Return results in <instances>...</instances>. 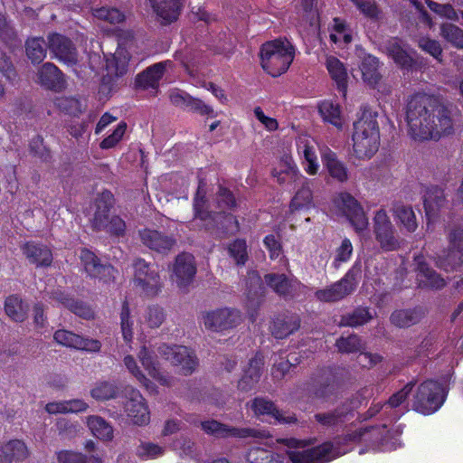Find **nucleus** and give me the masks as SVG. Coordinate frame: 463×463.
Masks as SVG:
<instances>
[{"instance_id": "0eeeda50", "label": "nucleus", "mask_w": 463, "mask_h": 463, "mask_svg": "<svg viewBox=\"0 0 463 463\" xmlns=\"http://www.w3.org/2000/svg\"><path fill=\"white\" fill-rule=\"evenodd\" d=\"M133 283L142 294L154 297L161 287V278L156 266L150 265L143 259H136L133 262Z\"/></svg>"}, {"instance_id": "79ce46f5", "label": "nucleus", "mask_w": 463, "mask_h": 463, "mask_svg": "<svg viewBox=\"0 0 463 463\" xmlns=\"http://www.w3.org/2000/svg\"><path fill=\"white\" fill-rule=\"evenodd\" d=\"M137 356L142 365L148 372L151 377L158 381L163 385L169 386L171 384V380L159 371L157 364L155 362L146 346L141 347Z\"/></svg>"}, {"instance_id": "c756f323", "label": "nucleus", "mask_w": 463, "mask_h": 463, "mask_svg": "<svg viewBox=\"0 0 463 463\" xmlns=\"http://www.w3.org/2000/svg\"><path fill=\"white\" fill-rule=\"evenodd\" d=\"M29 449L20 439H13L0 447V463H18L29 457Z\"/></svg>"}, {"instance_id": "bf43d9fd", "label": "nucleus", "mask_w": 463, "mask_h": 463, "mask_svg": "<svg viewBox=\"0 0 463 463\" xmlns=\"http://www.w3.org/2000/svg\"><path fill=\"white\" fill-rule=\"evenodd\" d=\"M59 463H102L98 457L87 458L83 454L70 450L61 451L58 454Z\"/></svg>"}, {"instance_id": "f03ea898", "label": "nucleus", "mask_w": 463, "mask_h": 463, "mask_svg": "<svg viewBox=\"0 0 463 463\" xmlns=\"http://www.w3.org/2000/svg\"><path fill=\"white\" fill-rule=\"evenodd\" d=\"M260 56L262 69L278 77L289 68V42L287 38L267 42L261 45Z\"/></svg>"}, {"instance_id": "6e6552de", "label": "nucleus", "mask_w": 463, "mask_h": 463, "mask_svg": "<svg viewBox=\"0 0 463 463\" xmlns=\"http://www.w3.org/2000/svg\"><path fill=\"white\" fill-rule=\"evenodd\" d=\"M131 43L121 41L116 52L106 57L105 71L102 76V88L111 90L118 79L128 71L130 53L128 48Z\"/></svg>"}, {"instance_id": "864d4df0", "label": "nucleus", "mask_w": 463, "mask_h": 463, "mask_svg": "<svg viewBox=\"0 0 463 463\" xmlns=\"http://www.w3.org/2000/svg\"><path fill=\"white\" fill-rule=\"evenodd\" d=\"M440 35L457 49H463V30L453 24H443Z\"/></svg>"}, {"instance_id": "e433bc0d", "label": "nucleus", "mask_w": 463, "mask_h": 463, "mask_svg": "<svg viewBox=\"0 0 463 463\" xmlns=\"http://www.w3.org/2000/svg\"><path fill=\"white\" fill-rule=\"evenodd\" d=\"M373 318L369 307L358 306L352 311L343 314L338 326L340 327H358L366 325Z\"/></svg>"}, {"instance_id": "f3484780", "label": "nucleus", "mask_w": 463, "mask_h": 463, "mask_svg": "<svg viewBox=\"0 0 463 463\" xmlns=\"http://www.w3.org/2000/svg\"><path fill=\"white\" fill-rule=\"evenodd\" d=\"M339 388L336 375L329 369H320L311 378L308 391L317 399H327L335 394Z\"/></svg>"}, {"instance_id": "5fc2aeb1", "label": "nucleus", "mask_w": 463, "mask_h": 463, "mask_svg": "<svg viewBox=\"0 0 463 463\" xmlns=\"http://www.w3.org/2000/svg\"><path fill=\"white\" fill-rule=\"evenodd\" d=\"M356 9L367 19L378 21L382 11L375 0H349Z\"/></svg>"}, {"instance_id": "412c9836", "label": "nucleus", "mask_w": 463, "mask_h": 463, "mask_svg": "<svg viewBox=\"0 0 463 463\" xmlns=\"http://www.w3.org/2000/svg\"><path fill=\"white\" fill-rule=\"evenodd\" d=\"M173 280L180 288H186L196 274V265L192 254L183 252L176 256L173 268Z\"/></svg>"}, {"instance_id": "de8ad7c7", "label": "nucleus", "mask_w": 463, "mask_h": 463, "mask_svg": "<svg viewBox=\"0 0 463 463\" xmlns=\"http://www.w3.org/2000/svg\"><path fill=\"white\" fill-rule=\"evenodd\" d=\"M394 216L408 232H414L417 230L418 223L411 206L403 204L395 205Z\"/></svg>"}, {"instance_id": "052dcab7", "label": "nucleus", "mask_w": 463, "mask_h": 463, "mask_svg": "<svg viewBox=\"0 0 463 463\" xmlns=\"http://www.w3.org/2000/svg\"><path fill=\"white\" fill-rule=\"evenodd\" d=\"M353 254V245L348 238H345L335 250V256L332 266L338 269L342 263L349 261Z\"/></svg>"}, {"instance_id": "473e14b6", "label": "nucleus", "mask_w": 463, "mask_h": 463, "mask_svg": "<svg viewBox=\"0 0 463 463\" xmlns=\"http://www.w3.org/2000/svg\"><path fill=\"white\" fill-rule=\"evenodd\" d=\"M154 12L161 19V24H167L178 18L181 0H149Z\"/></svg>"}, {"instance_id": "37998d69", "label": "nucleus", "mask_w": 463, "mask_h": 463, "mask_svg": "<svg viewBox=\"0 0 463 463\" xmlns=\"http://www.w3.org/2000/svg\"><path fill=\"white\" fill-rule=\"evenodd\" d=\"M251 408L257 415H270L279 423H288V417L280 411L276 405L264 398H255Z\"/></svg>"}, {"instance_id": "6ab92c4d", "label": "nucleus", "mask_w": 463, "mask_h": 463, "mask_svg": "<svg viewBox=\"0 0 463 463\" xmlns=\"http://www.w3.org/2000/svg\"><path fill=\"white\" fill-rule=\"evenodd\" d=\"M333 451V443L326 441L302 451H291V463H328L335 458Z\"/></svg>"}, {"instance_id": "cd10ccee", "label": "nucleus", "mask_w": 463, "mask_h": 463, "mask_svg": "<svg viewBox=\"0 0 463 463\" xmlns=\"http://www.w3.org/2000/svg\"><path fill=\"white\" fill-rule=\"evenodd\" d=\"M378 112L373 110L371 106L365 104L361 106L358 119L354 122V133L360 134L364 137H369L373 129L380 131L378 121Z\"/></svg>"}, {"instance_id": "9d476101", "label": "nucleus", "mask_w": 463, "mask_h": 463, "mask_svg": "<svg viewBox=\"0 0 463 463\" xmlns=\"http://www.w3.org/2000/svg\"><path fill=\"white\" fill-rule=\"evenodd\" d=\"M158 354L173 366L177 367L179 373L184 375L193 373L198 365L194 353L183 345H162L158 347Z\"/></svg>"}, {"instance_id": "680f3d73", "label": "nucleus", "mask_w": 463, "mask_h": 463, "mask_svg": "<svg viewBox=\"0 0 463 463\" xmlns=\"http://www.w3.org/2000/svg\"><path fill=\"white\" fill-rule=\"evenodd\" d=\"M165 313L159 306H150L147 307L144 319L150 328L159 327L165 320Z\"/></svg>"}, {"instance_id": "2f4dec72", "label": "nucleus", "mask_w": 463, "mask_h": 463, "mask_svg": "<svg viewBox=\"0 0 463 463\" xmlns=\"http://www.w3.org/2000/svg\"><path fill=\"white\" fill-rule=\"evenodd\" d=\"M424 316L425 311L421 307L397 309L391 314L390 321L399 328H407L420 322Z\"/></svg>"}, {"instance_id": "f257e3e1", "label": "nucleus", "mask_w": 463, "mask_h": 463, "mask_svg": "<svg viewBox=\"0 0 463 463\" xmlns=\"http://www.w3.org/2000/svg\"><path fill=\"white\" fill-rule=\"evenodd\" d=\"M408 133L416 141L438 140L453 132L449 110L433 95L416 93L406 105Z\"/></svg>"}, {"instance_id": "8fccbe9b", "label": "nucleus", "mask_w": 463, "mask_h": 463, "mask_svg": "<svg viewBox=\"0 0 463 463\" xmlns=\"http://www.w3.org/2000/svg\"><path fill=\"white\" fill-rule=\"evenodd\" d=\"M318 110L324 121L328 122L337 128L342 127L341 110L339 105L334 104L331 101L325 100L319 105Z\"/></svg>"}, {"instance_id": "1a4fd4ad", "label": "nucleus", "mask_w": 463, "mask_h": 463, "mask_svg": "<svg viewBox=\"0 0 463 463\" xmlns=\"http://www.w3.org/2000/svg\"><path fill=\"white\" fill-rule=\"evenodd\" d=\"M387 56L392 60L394 64L402 71L410 72L419 67L418 58L415 51L399 37H390L383 43Z\"/></svg>"}, {"instance_id": "69168bd1", "label": "nucleus", "mask_w": 463, "mask_h": 463, "mask_svg": "<svg viewBox=\"0 0 463 463\" xmlns=\"http://www.w3.org/2000/svg\"><path fill=\"white\" fill-rule=\"evenodd\" d=\"M415 385L416 381H410L401 390L391 395L384 405H388L390 408L399 407L408 398Z\"/></svg>"}, {"instance_id": "ea45409f", "label": "nucleus", "mask_w": 463, "mask_h": 463, "mask_svg": "<svg viewBox=\"0 0 463 463\" xmlns=\"http://www.w3.org/2000/svg\"><path fill=\"white\" fill-rule=\"evenodd\" d=\"M379 64L380 61L377 57L372 54H366L362 59L359 66L364 81L371 87H374L381 80L382 76L379 72Z\"/></svg>"}, {"instance_id": "13d9d810", "label": "nucleus", "mask_w": 463, "mask_h": 463, "mask_svg": "<svg viewBox=\"0 0 463 463\" xmlns=\"http://www.w3.org/2000/svg\"><path fill=\"white\" fill-rule=\"evenodd\" d=\"M228 252L237 265H244L248 260L245 240L237 239L228 246Z\"/></svg>"}, {"instance_id": "72a5a7b5", "label": "nucleus", "mask_w": 463, "mask_h": 463, "mask_svg": "<svg viewBox=\"0 0 463 463\" xmlns=\"http://www.w3.org/2000/svg\"><path fill=\"white\" fill-rule=\"evenodd\" d=\"M297 149L298 155L302 157V165L305 171L309 175H316L318 172L319 164L315 146L307 138L299 137L297 140Z\"/></svg>"}, {"instance_id": "ddd939ff", "label": "nucleus", "mask_w": 463, "mask_h": 463, "mask_svg": "<svg viewBox=\"0 0 463 463\" xmlns=\"http://www.w3.org/2000/svg\"><path fill=\"white\" fill-rule=\"evenodd\" d=\"M360 401L353 396L342 402L334 410L327 412L316 413L314 418L317 422L324 427H335L344 423L354 416V411L359 407Z\"/></svg>"}, {"instance_id": "4be33fe9", "label": "nucleus", "mask_w": 463, "mask_h": 463, "mask_svg": "<svg viewBox=\"0 0 463 463\" xmlns=\"http://www.w3.org/2000/svg\"><path fill=\"white\" fill-rule=\"evenodd\" d=\"M299 181L301 186L297 190L291 198V213L295 210H308L313 205V193L310 181L299 175L296 165H291V182Z\"/></svg>"}, {"instance_id": "393cba45", "label": "nucleus", "mask_w": 463, "mask_h": 463, "mask_svg": "<svg viewBox=\"0 0 463 463\" xmlns=\"http://www.w3.org/2000/svg\"><path fill=\"white\" fill-rule=\"evenodd\" d=\"M444 190L439 185H430L423 194L425 215L429 222L435 221L446 203Z\"/></svg>"}, {"instance_id": "09e8293b", "label": "nucleus", "mask_w": 463, "mask_h": 463, "mask_svg": "<svg viewBox=\"0 0 463 463\" xmlns=\"http://www.w3.org/2000/svg\"><path fill=\"white\" fill-rule=\"evenodd\" d=\"M118 388L112 383L108 381H100L96 383L90 391V395L97 401H107L115 399L118 396Z\"/></svg>"}, {"instance_id": "0e129e2a", "label": "nucleus", "mask_w": 463, "mask_h": 463, "mask_svg": "<svg viewBox=\"0 0 463 463\" xmlns=\"http://www.w3.org/2000/svg\"><path fill=\"white\" fill-rule=\"evenodd\" d=\"M120 326L124 340L128 343L133 338L132 322L130 321V310L127 300L123 302L120 312Z\"/></svg>"}, {"instance_id": "f704fd0d", "label": "nucleus", "mask_w": 463, "mask_h": 463, "mask_svg": "<svg viewBox=\"0 0 463 463\" xmlns=\"http://www.w3.org/2000/svg\"><path fill=\"white\" fill-rule=\"evenodd\" d=\"M326 69L335 81L338 92L343 96H346L347 92V71L344 63L335 56H329L326 62Z\"/></svg>"}, {"instance_id": "58836bf2", "label": "nucleus", "mask_w": 463, "mask_h": 463, "mask_svg": "<svg viewBox=\"0 0 463 463\" xmlns=\"http://www.w3.org/2000/svg\"><path fill=\"white\" fill-rule=\"evenodd\" d=\"M23 252L30 262L36 266H50L52 262V251L43 245L28 242L24 245Z\"/></svg>"}, {"instance_id": "a878e982", "label": "nucleus", "mask_w": 463, "mask_h": 463, "mask_svg": "<svg viewBox=\"0 0 463 463\" xmlns=\"http://www.w3.org/2000/svg\"><path fill=\"white\" fill-rule=\"evenodd\" d=\"M37 79L38 83L47 90L61 91L65 89L64 76L53 63H44L37 72Z\"/></svg>"}, {"instance_id": "a18cd8bd", "label": "nucleus", "mask_w": 463, "mask_h": 463, "mask_svg": "<svg viewBox=\"0 0 463 463\" xmlns=\"http://www.w3.org/2000/svg\"><path fill=\"white\" fill-rule=\"evenodd\" d=\"M87 424L91 433L99 439L111 440L113 439V428L103 418L92 415L87 418Z\"/></svg>"}, {"instance_id": "9b49d317", "label": "nucleus", "mask_w": 463, "mask_h": 463, "mask_svg": "<svg viewBox=\"0 0 463 463\" xmlns=\"http://www.w3.org/2000/svg\"><path fill=\"white\" fill-rule=\"evenodd\" d=\"M373 232L375 239L384 251L397 250L400 241L395 235V229L386 212L383 209L376 212L373 218Z\"/></svg>"}, {"instance_id": "39448f33", "label": "nucleus", "mask_w": 463, "mask_h": 463, "mask_svg": "<svg viewBox=\"0 0 463 463\" xmlns=\"http://www.w3.org/2000/svg\"><path fill=\"white\" fill-rule=\"evenodd\" d=\"M203 194L200 197L199 189L194 202L195 216L204 222L205 229H213L216 227L217 219H220L222 214L226 213V211L232 210L236 207V201L233 194L223 186L219 187L215 197L216 208L219 209V211H204L203 209Z\"/></svg>"}, {"instance_id": "7c9ffc66", "label": "nucleus", "mask_w": 463, "mask_h": 463, "mask_svg": "<svg viewBox=\"0 0 463 463\" xmlns=\"http://www.w3.org/2000/svg\"><path fill=\"white\" fill-rule=\"evenodd\" d=\"M322 163L329 175L339 183H345L348 180L349 173L346 165L339 160L336 153L327 149L322 154Z\"/></svg>"}, {"instance_id": "3c124183", "label": "nucleus", "mask_w": 463, "mask_h": 463, "mask_svg": "<svg viewBox=\"0 0 463 463\" xmlns=\"http://www.w3.org/2000/svg\"><path fill=\"white\" fill-rule=\"evenodd\" d=\"M217 226L208 231L215 232L219 236H228L239 231V222L231 213H224L216 221Z\"/></svg>"}, {"instance_id": "a19ab883", "label": "nucleus", "mask_w": 463, "mask_h": 463, "mask_svg": "<svg viewBox=\"0 0 463 463\" xmlns=\"http://www.w3.org/2000/svg\"><path fill=\"white\" fill-rule=\"evenodd\" d=\"M463 263V248H448L437 257L436 264L447 272L458 270Z\"/></svg>"}, {"instance_id": "c85d7f7f", "label": "nucleus", "mask_w": 463, "mask_h": 463, "mask_svg": "<svg viewBox=\"0 0 463 463\" xmlns=\"http://www.w3.org/2000/svg\"><path fill=\"white\" fill-rule=\"evenodd\" d=\"M142 242L149 249L159 253L168 252L175 244V240L155 230L140 232Z\"/></svg>"}, {"instance_id": "4468645a", "label": "nucleus", "mask_w": 463, "mask_h": 463, "mask_svg": "<svg viewBox=\"0 0 463 463\" xmlns=\"http://www.w3.org/2000/svg\"><path fill=\"white\" fill-rule=\"evenodd\" d=\"M127 399L124 408L128 417L136 425H146L150 420V413L144 397L139 391L128 386L124 390Z\"/></svg>"}, {"instance_id": "e2e57ef3", "label": "nucleus", "mask_w": 463, "mask_h": 463, "mask_svg": "<svg viewBox=\"0 0 463 463\" xmlns=\"http://www.w3.org/2000/svg\"><path fill=\"white\" fill-rule=\"evenodd\" d=\"M425 3L432 12L439 14V16L445 17L447 19L453 20V21L458 20V14L452 5L439 4L432 0H425Z\"/></svg>"}, {"instance_id": "c9c22d12", "label": "nucleus", "mask_w": 463, "mask_h": 463, "mask_svg": "<svg viewBox=\"0 0 463 463\" xmlns=\"http://www.w3.org/2000/svg\"><path fill=\"white\" fill-rule=\"evenodd\" d=\"M263 364V359L258 355L250 359L248 368L238 382V388L243 392L253 389L260 379Z\"/></svg>"}, {"instance_id": "a211bd4d", "label": "nucleus", "mask_w": 463, "mask_h": 463, "mask_svg": "<svg viewBox=\"0 0 463 463\" xmlns=\"http://www.w3.org/2000/svg\"><path fill=\"white\" fill-rule=\"evenodd\" d=\"M48 48L55 58L69 66L78 62V52L72 41L65 35L53 33L48 35Z\"/></svg>"}, {"instance_id": "f8f14e48", "label": "nucleus", "mask_w": 463, "mask_h": 463, "mask_svg": "<svg viewBox=\"0 0 463 463\" xmlns=\"http://www.w3.org/2000/svg\"><path fill=\"white\" fill-rule=\"evenodd\" d=\"M202 430L209 435L216 438H258L263 439L267 437L265 430H258L251 428H234L229 425L221 423L215 420H207L201 422Z\"/></svg>"}, {"instance_id": "4d7b16f0", "label": "nucleus", "mask_w": 463, "mask_h": 463, "mask_svg": "<svg viewBox=\"0 0 463 463\" xmlns=\"http://www.w3.org/2000/svg\"><path fill=\"white\" fill-rule=\"evenodd\" d=\"M266 283L279 295H287L289 282L285 274L269 273L264 277Z\"/></svg>"}, {"instance_id": "4c0bfd02", "label": "nucleus", "mask_w": 463, "mask_h": 463, "mask_svg": "<svg viewBox=\"0 0 463 463\" xmlns=\"http://www.w3.org/2000/svg\"><path fill=\"white\" fill-rule=\"evenodd\" d=\"M167 65L168 61H163L148 67L146 71L137 75L136 80L137 85L143 89L157 88L158 81L163 77Z\"/></svg>"}, {"instance_id": "7ed1b4c3", "label": "nucleus", "mask_w": 463, "mask_h": 463, "mask_svg": "<svg viewBox=\"0 0 463 463\" xmlns=\"http://www.w3.org/2000/svg\"><path fill=\"white\" fill-rule=\"evenodd\" d=\"M447 393L440 383L428 379L417 387L411 406L415 411L422 415H430L443 405Z\"/></svg>"}, {"instance_id": "20e7f679", "label": "nucleus", "mask_w": 463, "mask_h": 463, "mask_svg": "<svg viewBox=\"0 0 463 463\" xmlns=\"http://www.w3.org/2000/svg\"><path fill=\"white\" fill-rule=\"evenodd\" d=\"M113 206L112 194L104 192L96 201V211L91 220L92 228L105 231L112 235H122L126 229L125 222L118 215L110 213Z\"/></svg>"}, {"instance_id": "338daca9", "label": "nucleus", "mask_w": 463, "mask_h": 463, "mask_svg": "<svg viewBox=\"0 0 463 463\" xmlns=\"http://www.w3.org/2000/svg\"><path fill=\"white\" fill-rule=\"evenodd\" d=\"M418 46L422 51L435 58L437 61H442V48L438 41L429 37H421L418 41Z\"/></svg>"}, {"instance_id": "b1692460", "label": "nucleus", "mask_w": 463, "mask_h": 463, "mask_svg": "<svg viewBox=\"0 0 463 463\" xmlns=\"http://www.w3.org/2000/svg\"><path fill=\"white\" fill-rule=\"evenodd\" d=\"M353 150L356 158L370 159L378 151L380 146V131L375 128L370 132L369 137L360 134H353Z\"/></svg>"}, {"instance_id": "c03bdc74", "label": "nucleus", "mask_w": 463, "mask_h": 463, "mask_svg": "<svg viewBox=\"0 0 463 463\" xmlns=\"http://www.w3.org/2000/svg\"><path fill=\"white\" fill-rule=\"evenodd\" d=\"M5 314L15 322H23L27 317L28 306L17 295H11L5 301Z\"/></svg>"}, {"instance_id": "bb28decb", "label": "nucleus", "mask_w": 463, "mask_h": 463, "mask_svg": "<svg viewBox=\"0 0 463 463\" xmlns=\"http://www.w3.org/2000/svg\"><path fill=\"white\" fill-rule=\"evenodd\" d=\"M265 288L260 274L251 270L246 277V297L247 307L250 310L256 311L263 301Z\"/></svg>"}, {"instance_id": "423d86ee", "label": "nucleus", "mask_w": 463, "mask_h": 463, "mask_svg": "<svg viewBox=\"0 0 463 463\" xmlns=\"http://www.w3.org/2000/svg\"><path fill=\"white\" fill-rule=\"evenodd\" d=\"M361 274V267L354 264L344 277L330 286L317 289L315 297L321 302H337L353 294L356 289Z\"/></svg>"}, {"instance_id": "dca6fc26", "label": "nucleus", "mask_w": 463, "mask_h": 463, "mask_svg": "<svg viewBox=\"0 0 463 463\" xmlns=\"http://www.w3.org/2000/svg\"><path fill=\"white\" fill-rule=\"evenodd\" d=\"M242 321L241 312L236 308H219L203 316V324L213 331L227 330L237 326Z\"/></svg>"}, {"instance_id": "5701e85b", "label": "nucleus", "mask_w": 463, "mask_h": 463, "mask_svg": "<svg viewBox=\"0 0 463 463\" xmlns=\"http://www.w3.org/2000/svg\"><path fill=\"white\" fill-rule=\"evenodd\" d=\"M415 260L417 262L416 279L419 288L439 290L446 286L445 279L430 267L423 256H417Z\"/></svg>"}, {"instance_id": "2eb2a0df", "label": "nucleus", "mask_w": 463, "mask_h": 463, "mask_svg": "<svg viewBox=\"0 0 463 463\" xmlns=\"http://www.w3.org/2000/svg\"><path fill=\"white\" fill-rule=\"evenodd\" d=\"M80 261L85 272L91 278L104 283H110L115 280L116 269L108 263L101 260L90 250H81Z\"/></svg>"}, {"instance_id": "49530a36", "label": "nucleus", "mask_w": 463, "mask_h": 463, "mask_svg": "<svg viewBox=\"0 0 463 463\" xmlns=\"http://www.w3.org/2000/svg\"><path fill=\"white\" fill-rule=\"evenodd\" d=\"M335 346L341 354H354L365 349V343L361 336L356 334H351L348 336H340L335 341Z\"/></svg>"}, {"instance_id": "aec40b11", "label": "nucleus", "mask_w": 463, "mask_h": 463, "mask_svg": "<svg viewBox=\"0 0 463 463\" xmlns=\"http://www.w3.org/2000/svg\"><path fill=\"white\" fill-rule=\"evenodd\" d=\"M341 208L356 232H362L368 226V219L358 201L348 193L339 195Z\"/></svg>"}, {"instance_id": "6e6d98bb", "label": "nucleus", "mask_w": 463, "mask_h": 463, "mask_svg": "<svg viewBox=\"0 0 463 463\" xmlns=\"http://www.w3.org/2000/svg\"><path fill=\"white\" fill-rule=\"evenodd\" d=\"M93 15L102 21L115 24L124 21V14L114 7L102 6L100 8L92 9Z\"/></svg>"}, {"instance_id": "603ef678", "label": "nucleus", "mask_w": 463, "mask_h": 463, "mask_svg": "<svg viewBox=\"0 0 463 463\" xmlns=\"http://www.w3.org/2000/svg\"><path fill=\"white\" fill-rule=\"evenodd\" d=\"M46 43L43 38H32L25 43L27 57L33 63H40L46 55Z\"/></svg>"}, {"instance_id": "774afa93", "label": "nucleus", "mask_w": 463, "mask_h": 463, "mask_svg": "<svg viewBox=\"0 0 463 463\" xmlns=\"http://www.w3.org/2000/svg\"><path fill=\"white\" fill-rule=\"evenodd\" d=\"M0 40L7 44H15L19 42L15 30L2 13H0Z\"/></svg>"}]
</instances>
